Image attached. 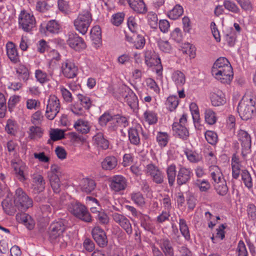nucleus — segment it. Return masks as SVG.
I'll list each match as a JSON object with an SVG mask.
<instances>
[{"label": "nucleus", "mask_w": 256, "mask_h": 256, "mask_svg": "<svg viewBox=\"0 0 256 256\" xmlns=\"http://www.w3.org/2000/svg\"><path fill=\"white\" fill-rule=\"evenodd\" d=\"M68 226V222L64 219H59L52 222L49 228V240L52 242L57 240L66 230Z\"/></svg>", "instance_id": "obj_6"}, {"label": "nucleus", "mask_w": 256, "mask_h": 256, "mask_svg": "<svg viewBox=\"0 0 256 256\" xmlns=\"http://www.w3.org/2000/svg\"><path fill=\"white\" fill-rule=\"evenodd\" d=\"M128 124V118L120 114H115L113 116L111 123L108 124V129L110 132H114L119 128H125Z\"/></svg>", "instance_id": "obj_17"}, {"label": "nucleus", "mask_w": 256, "mask_h": 256, "mask_svg": "<svg viewBox=\"0 0 256 256\" xmlns=\"http://www.w3.org/2000/svg\"><path fill=\"white\" fill-rule=\"evenodd\" d=\"M69 210L76 217L84 222H89L92 221V217L88 209L80 202L72 203L69 206Z\"/></svg>", "instance_id": "obj_8"}, {"label": "nucleus", "mask_w": 256, "mask_h": 256, "mask_svg": "<svg viewBox=\"0 0 256 256\" xmlns=\"http://www.w3.org/2000/svg\"><path fill=\"white\" fill-rule=\"evenodd\" d=\"M128 139L131 144L138 146L140 144V137L138 130L135 128H130L128 130Z\"/></svg>", "instance_id": "obj_37"}, {"label": "nucleus", "mask_w": 256, "mask_h": 256, "mask_svg": "<svg viewBox=\"0 0 256 256\" xmlns=\"http://www.w3.org/2000/svg\"><path fill=\"white\" fill-rule=\"evenodd\" d=\"M44 116L40 111H36L32 116L31 122L34 125H38L42 123Z\"/></svg>", "instance_id": "obj_63"}, {"label": "nucleus", "mask_w": 256, "mask_h": 256, "mask_svg": "<svg viewBox=\"0 0 256 256\" xmlns=\"http://www.w3.org/2000/svg\"><path fill=\"white\" fill-rule=\"evenodd\" d=\"M130 7L136 12L145 14L147 12L143 0H127Z\"/></svg>", "instance_id": "obj_29"}, {"label": "nucleus", "mask_w": 256, "mask_h": 256, "mask_svg": "<svg viewBox=\"0 0 256 256\" xmlns=\"http://www.w3.org/2000/svg\"><path fill=\"white\" fill-rule=\"evenodd\" d=\"M226 226L224 224L220 226L218 228L216 229V233L211 237V240L214 243L218 242V240H222L225 237L224 229Z\"/></svg>", "instance_id": "obj_48"}, {"label": "nucleus", "mask_w": 256, "mask_h": 256, "mask_svg": "<svg viewBox=\"0 0 256 256\" xmlns=\"http://www.w3.org/2000/svg\"><path fill=\"white\" fill-rule=\"evenodd\" d=\"M6 54L10 61L16 64L20 61V56L15 44L11 42L6 44Z\"/></svg>", "instance_id": "obj_26"}, {"label": "nucleus", "mask_w": 256, "mask_h": 256, "mask_svg": "<svg viewBox=\"0 0 256 256\" xmlns=\"http://www.w3.org/2000/svg\"><path fill=\"white\" fill-rule=\"evenodd\" d=\"M12 166L18 178L21 182L24 181L26 178L24 175V171L26 166L22 164L14 162H12Z\"/></svg>", "instance_id": "obj_38"}, {"label": "nucleus", "mask_w": 256, "mask_h": 256, "mask_svg": "<svg viewBox=\"0 0 256 256\" xmlns=\"http://www.w3.org/2000/svg\"><path fill=\"white\" fill-rule=\"evenodd\" d=\"M20 220L29 230L34 228L35 222L30 216L27 214H22L20 215Z\"/></svg>", "instance_id": "obj_43"}, {"label": "nucleus", "mask_w": 256, "mask_h": 256, "mask_svg": "<svg viewBox=\"0 0 256 256\" xmlns=\"http://www.w3.org/2000/svg\"><path fill=\"white\" fill-rule=\"evenodd\" d=\"M166 174L168 184L170 186H172L174 184L176 176V166L174 164H171L167 168Z\"/></svg>", "instance_id": "obj_46"}, {"label": "nucleus", "mask_w": 256, "mask_h": 256, "mask_svg": "<svg viewBox=\"0 0 256 256\" xmlns=\"http://www.w3.org/2000/svg\"><path fill=\"white\" fill-rule=\"evenodd\" d=\"M188 160L192 163H197L201 161L202 156L200 154L190 150H186L184 152Z\"/></svg>", "instance_id": "obj_49"}, {"label": "nucleus", "mask_w": 256, "mask_h": 256, "mask_svg": "<svg viewBox=\"0 0 256 256\" xmlns=\"http://www.w3.org/2000/svg\"><path fill=\"white\" fill-rule=\"evenodd\" d=\"M144 62L150 67L154 66L156 74L161 76L162 74V66L158 56L152 50H146L144 52Z\"/></svg>", "instance_id": "obj_4"}, {"label": "nucleus", "mask_w": 256, "mask_h": 256, "mask_svg": "<svg viewBox=\"0 0 256 256\" xmlns=\"http://www.w3.org/2000/svg\"><path fill=\"white\" fill-rule=\"evenodd\" d=\"M237 136L242 146V154L244 156L250 151V136L246 132L242 130L238 132Z\"/></svg>", "instance_id": "obj_16"}, {"label": "nucleus", "mask_w": 256, "mask_h": 256, "mask_svg": "<svg viewBox=\"0 0 256 256\" xmlns=\"http://www.w3.org/2000/svg\"><path fill=\"white\" fill-rule=\"evenodd\" d=\"M158 244L164 256H174V249L172 242L168 238L160 239Z\"/></svg>", "instance_id": "obj_24"}, {"label": "nucleus", "mask_w": 256, "mask_h": 256, "mask_svg": "<svg viewBox=\"0 0 256 256\" xmlns=\"http://www.w3.org/2000/svg\"><path fill=\"white\" fill-rule=\"evenodd\" d=\"M187 122V116L184 114L179 120V122H175L172 124V130L179 138L186 140L189 136V132L185 126Z\"/></svg>", "instance_id": "obj_11"}, {"label": "nucleus", "mask_w": 256, "mask_h": 256, "mask_svg": "<svg viewBox=\"0 0 256 256\" xmlns=\"http://www.w3.org/2000/svg\"><path fill=\"white\" fill-rule=\"evenodd\" d=\"M96 144L98 146L104 150H106L108 148V142L104 138V134L102 132H98L93 138Z\"/></svg>", "instance_id": "obj_33"}, {"label": "nucleus", "mask_w": 256, "mask_h": 256, "mask_svg": "<svg viewBox=\"0 0 256 256\" xmlns=\"http://www.w3.org/2000/svg\"><path fill=\"white\" fill-rule=\"evenodd\" d=\"M92 235L96 242L102 247L106 246L108 242L106 234L99 226H96L92 230Z\"/></svg>", "instance_id": "obj_22"}, {"label": "nucleus", "mask_w": 256, "mask_h": 256, "mask_svg": "<svg viewBox=\"0 0 256 256\" xmlns=\"http://www.w3.org/2000/svg\"><path fill=\"white\" fill-rule=\"evenodd\" d=\"M74 128L82 134H86L90 130L88 122L82 120H78L74 124Z\"/></svg>", "instance_id": "obj_44"}, {"label": "nucleus", "mask_w": 256, "mask_h": 256, "mask_svg": "<svg viewBox=\"0 0 256 256\" xmlns=\"http://www.w3.org/2000/svg\"><path fill=\"white\" fill-rule=\"evenodd\" d=\"M62 70L63 74L67 78H72L76 76L78 68L70 60H66L62 64Z\"/></svg>", "instance_id": "obj_19"}, {"label": "nucleus", "mask_w": 256, "mask_h": 256, "mask_svg": "<svg viewBox=\"0 0 256 256\" xmlns=\"http://www.w3.org/2000/svg\"><path fill=\"white\" fill-rule=\"evenodd\" d=\"M144 117L146 121L150 124H154L158 121L156 114L151 110L146 111L144 114Z\"/></svg>", "instance_id": "obj_54"}, {"label": "nucleus", "mask_w": 256, "mask_h": 256, "mask_svg": "<svg viewBox=\"0 0 256 256\" xmlns=\"http://www.w3.org/2000/svg\"><path fill=\"white\" fill-rule=\"evenodd\" d=\"M92 21V16L90 12L84 11L80 14L74 20V26L79 32L84 34L88 32Z\"/></svg>", "instance_id": "obj_3"}, {"label": "nucleus", "mask_w": 256, "mask_h": 256, "mask_svg": "<svg viewBox=\"0 0 256 256\" xmlns=\"http://www.w3.org/2000/svg\"><path fill=\"white\" fill-rule=\"evenodd\" d=\"M117 164V159L114 156H106L101 162L102 168L106 170H111L114 169Z\"/></svg>", "instance_id": "obj_31"}, {"label": "nucleus", "mask_w": 256, "mask_h": 256, "mask_svg": "<svg viewBox=\"0 0 256 256\" xmlns=\"http://www.w3.org/2000/svg\"><path fill=\"white\" fill-rule=\"evenodd\" d=\"M172 79L177 86H182L186 82V77L180 70L174 71L172 75Z\"/></svg>", "instance_id": "obj_34"}, {"label": "nucleus", "mask_w": 256, "mask_h": 256, "mask_svg": "<svg viewBox=\"0 0 256 256\" xmlns=\"http://www.w3.org/2000/svg\"><path fill=\"white\" fill-rule=\"evenodd\" d=\"M238 112L243 120L252 118L256 114L254 100L250 96H244L238 104Z\"/></svg>", "instance_id": "obj_1"}, {"label": "nucleus", "mask_w": 256, "mask_h": 256, "mask_svg": "<svg viewBox=\"0 0 256 256\" xmlns=\"http://www.w3.org/2000/svg\"><path fill=\"white\" fill-rule=\"evenodd\" d=\"M184 10L182 6L176 5L172 10L168 12V16L172 20L178 18L183 14Z\"/></svg>", "instance_id": "obj_52"}, {"label": "nucleus", "mask_w": 256, "mask_h": 256, "mask_svg": "<svg viewBox=\"0 0 256 256\" xmlns=\"http://www.w3.org/2000/svg\"><path fill=\"white\" fill-rule=\"evenodd\" d=\"M242 179L245 186L249 190L252 188L253 186L252 178L250 174L246 170L242 171Z\"/></svg>", "instance_id": "obj_55"}, {"label": "nucleus", "mask_w": 256, "mask_h": 256, "mask_svg": "<svg viewBox=\"0 0 256 256\" xmlns=\"http://www.w3.org/2000/svg\"><path fill=\"white\" fill-rule=\"evenodd\" d=\"M130 198L134 203L138 206H142L145 204L144 198L140 192L132 193Z\"/></svg>", "instance_id": "obj_50"}, {"label": "nucleus", "mask_w": 256, "mask_h": 256, "mask_svg": "<svg viewBox=\"0 0 256 256\" xmlns=\"http://www.w3.org/2000/svg\"><path fill=\"white\" fill-rule=\"evenodd\" d=\"M14 199L15 206L21 212L26 210L33 204L32 199L22 188H18L16 190Z\"/></svg>", "instance_id": "obj_2"}, {"label": "nucleus", "mask_w": 256, "mask_h": 256, "mask_svg": "<svg viewBox=\"0 0 256 256\" xmlns=\"http://www.w3.org/2000/svg\"><path fill=\"white\" fill-rule=\"evenodd\" d=\"M67 44L76 51L80 52L86 48L84 40L77 34L70 32L68 34Z\"/></svg>", "instance_id": "obj_14"}, {"label": "nucleus", "mask_w": 256, "mask_h": 256, "mask_svg": "<svg viewBox=\"0 0 256 256\" xmlns=\"http://www.w3.org/2000/svg\"><path fill=\"white\" fill-rule=\"evenodd\" d=\"M2 205L4 211L8 215H13L16 212V206L13 205L12 201L9 198L4 200Z\"/></svg>", "instance_id": "obj_45"}, {"label": "nucleus", "mask_w": 256, "mask_h": 256, "mask_svg": "<svg viewBox=\"0 0 256 256\" xmlns=\"http://www.w3.org/2000/svg\"><path fill=\"white\" fill-rule=\"evenodd\" d=\"M110 186L115 192L124 190L127 186V180L122 175H116L110 180Z\"/></svg>", "instance_id": "obj_18"}, {"label": "nucleus", "mask_w": 256, "mask_h": 256, "mask_svg": "<svg viewBox=\"0 0 256 256\" xmlns=\"http://www.w3.org/2000/svg\"><path fill=\"white\" fill-rule=\"evenodd\" d=\"M35 77L36 80L42 84L47 82L50 80L49 76L48 74L41 70H36Z\"/></svg>", "instance_id": "obj_56"}, {"label": "nucleus", "mask_w": 256, "mask_h": 256, "mask_svg": "<svg viewBox=\"0 0 256 256\" xmlns=\"http://www.w3.org/2000/svg\"><path fill=\"white\" fill-rule=\"evenodd\" d=\"M19 27L26 32H30L36 24L33 14L26 10H22L18 16Z\"/></svg>", "instance_id": "obj_7"}, {"label": "nucleus", "mask_w": 256, "mask_h": 256, "mask_svg": "<svg viewBox=\"0 0 256 256\" xmlns=\"http://www.w3.org/2000/svg\"><path fill=\"white\" fill-rule=\"evenodd\" d=\"M178 104V100L176 96H170L167 98L166 104L167 108L172 112L176 109Z\"/></svg>", "instance_id": "obj_58"}, {"label": "nucleus", "mask_w": 256, "mask_h": 256, "mask_svg": "<svg viewBox=\"0 0 256 256\" xmlns=\"http://www.w3.org/2000/svg\"><path fill=\"white\" fill-rule=\"evenodd\" d=\"M158 44L160 50L164 52H170L172 50V46L168 40H160Z\"/></svg>", "instance_id": "obj_61"}, {"label": "nucleus", "mask_w": 256, "mask_h": 256, "mask_svg": "<svg viewBox=\"0 0 256 256\" xmlns=\"http://www.w3.org/2000/svg\"><path fill=\"white\" fill-rule=\"evenodd\" d=\"M212 74L216 80L224 84H230L234 76L232 66H226L221 70H212Z\"/></svg>", "instance_id": "obj_13"}, {"label": "nucleus", "mask_w": 256, "mask_h": 256, "mask_svg": "<svg viewBox=\"0 0 256 256\" xmlns=\"http://www.w3.org/2000/svg\"><path fill=\"white\" fill-rule=\"evenodd\" d=\"M43 28L46 34H57L59 33L62 30L60 24L55 20L48 21L46 26H44Z\"/></svg>", "instance_id": "obj_28"}, {"label": "nucleus", "mask_w": 256, "mask_h": 256, "mask_svg": "<svg viewBox=\"0 0 256 256\" xmlns=\"http://www.w3.org/2000/svg\"><path fill=\"white\" fill-rule=\"evenodd\" d=\"M169 140L170 136L166 132H158L156 135V141L160 146H166L167 145Z\"/></svg>", "instance_id": "obj_51"}, {"label": "nucleus", "mask_w": 256, "mask_h": 256, "mask_svg": "<svg viewBox=\"0 0 256 256\" xmlns=\"http://www.w3.org/2000/svg\"><path fill=\"white\" fill-rule=\"evenodd\" d=\"M204 118L206 122L210 125L214 124L217 120L215 112L210 109L205 110Z\"/></svg>", "instance_id": "obj_53"}, {"label": "nucleus", "mask_w": 256, "mask_h": 256, "mask_svg": "<svg viewBox=\"0 0 256 256\" xmlns=\"http://www.w3.org/2000/svg\"><path fill=\"white\" fill-rule=\"evenodd\" d=\"M146 174L149 176L152 180L158 184H162L164 181V175L159 168L152 164L146 166Z\"/></svg>", "instance_id": "obj_12"}, {"label": "nucleus", "mask_w": 256, "mask_h": 256, "mask_svg": "<svg viewBox=\"0 0 256 256\" xmlns=\"http://www.w3.org/2000/svg\"><path fill=\"white\" fill-rule=\"evenodd\" d=\"M192 176V172L190 168L184 166H181L177 175V183L181 186L186 184Z\"/></svg>", "instance_id": "obj_20"}, {"label": "nucleus", "mask_w": 256, "mask_h": 256, "mask_svg": "<svg viewBox=\"0 0 256 256\" xmlns=\"http://www.w3.org/2000/svg\"><path fill=\"white\" fill-rule=\"evenodd\" d=\"M111 216L113 220L119 224L128 235H130L132 233V224L126 216L116 212H112Z\"/></svg>", "instance_id": "obj_15"}, {"label": "nucleus", "mask_w": 256, "mask_h": 256, "mask_svg": "<svg viewBox=\"0 0 256 256\" xmlns=\"http://www.w3.org/2000/svg\"><path fill=\"white\" fill-rule=\"evenodd\" d=\"M78 102L72 104L70 110L77 115H82L86 110L90 109L92 106V100L90 97L81 94H77Z\"/></svg>", "instance_id": "obj_5"}, {"label": "nucleus", "mask_w": 256, "mask_h": 256, "mask_svg": "<svg viewBox=\"0 0 256 256\" xmlns=\"http://www.w3.org/2000/svg\"><path fill=\"white\" fill-rule=\"evenodd\" d=\"M46 182L44 177L40 174L32 176V188L35 193H40L45 189Z\"/></svg>", "instance_id": "obj_21"}, {"label": "nucleus", "mask_w": 256, "mask_h": 256, "mask_svg": "<svg viewBox=\"0 0 256 256\" xmlns=\"http://www.w3.org/2000/svg\"><path fill=\"white\" fill-rule=\"evenodd\" d=\"M190 108L194 122H198L200 120V114L198 107L194 102H192L190 106Z\"/></svg>", "instance_id": "obj_60"}, {"label": "nucleus", "mask_w": 256, "mask_h": 256, "mask_svg": "<svg viewBox=\"0 0 256 256\" xmlns=\"http://www.w3.org/2000/svg\"><path fill=\"white\" fill-rule=\"evenodd\" d=\"M224 8L234 14H240V10L236 4L230 0H224L223 2Z\"/></svg>", "instance_id": "obj_40"}, {"label": "nucleus", "mask_w": 256, "mask_h": 256, "mask_svg": "<svg viewBox=\"0 0 256 256\" xmlns=\"http://www.w3.org/2000/svg\"><path fill=\"white\" fill-rule=\"evenodd\" d=\"M125 14L123 12H119L114 14L111 18V22L116 26H120L123 22Z\"/></svg>", "instance_id": "obj_57"}, {"label": "nucleus", "mask_w": 256, "mask_h": 256, "mask_svg": "<svg viewBox=\"0 0 256 256\" xmlns=\"http://www.w3.org/2000/svg\"><path fill=\"white\" fill-rule=\"evenodd\" d=\"M210 99L212 104L215 106L223 105L226 102L224 94L219 90H216L211 94Z\"/></svg>", "instance_id": "obj_27"}, {"label": "nucleus", "mask_w": 256, "mask_h": 256, "mask_svg": "<svg viewBox=\"0 0 256 256\" xmlns=\"http://www.w3.org/2000/svg\"><path fill=\"white\" fill-rule=\"evenodd\" d=\"M247 214L251 220H256V206L252 204H249L247 206Z\"/></svg>", "instance_id": "obj_64"}, {"label": "nucleus", "mask_w": 256, "mask_h": 256, "mask_svg": "<svg viewBox=\"0 0 256 256\" xmlns=\"http://www.w3.org/2000/svg\"><path fill=\"white\" fill-rule=\"evenodd\" d=\"M18 78L26 82L29 78V72L28 68L22 64H20L16 69Z\"/></svg>", "instance_id": "obj_42"}, {"label": "nucleus", "mask_w": 256, "mask_h": 256, "mask_svg": "<svg viewBox=\"0 0 256 256\" xmlns=\"http://www.w3.org/2000/svg\"><path fill=\"white\" fill-rule=\"evenodd\" d=\"M113 118V116L110 114L105 112L99 118V123L102 126H106L108 122L111 123Z\"/></svg>", "instance_id": "obj_62"}, {"label": "nucleus", "mask_w": 256, "mask_h": 256, "mask_svg": "<svg viewBox=\"0 0 256 256\" xmlns=\"http://www.w3.org/2000/svg\"><path fill=\"white\" fill-rule=\"evenodd\" d=\"M209 173L214 184L217 182H222L224 179L223 174L220 168L215 165L210 166L209 167Z\"/></svg>", "instance_id": "obj_30"}, {"label": "nucleus", "mask_w": 256, "mask_h": 256, "mask_svg": "<svg viewBox=\"0 0 256 256\" xmlns=\"http://www.w3.org/2000/svg\"><path fill=\"white\" fill-rule=\"evenodd\" d=\"M60 168L56 164H52L50 170L47 172L48 178L50 181L51 187L56 194L60 191V182L59 176L60 174Z\"/></svg>", "instance_id": "obj_9"}, {"label": "nucleus", "mask_w": 256, "mask_h": 256, "mask_svg": "<svg viewBox=\"0 0 256 256\" xmlns=\"http://www.w3.org/2000/svg\"><path fill=\"white\" fill-rule=\"evenodd\" d=\"M140 220V224L144 230L150 232H152L154 227L151 222L150 218L149 216L142 214L138 218Z\"/></svg>", "instance_id": "obj_32"}, {"label": "nucleus", "mask_w": 256, "mask_h": 256, "mask_svg": "<svg viewBox=\"0 0 256 256\" xmlns=\"http://www.w3.org/2000/svg\"><path fill=\"white\" fill-rule=\"evenodd\" d=\"M231 67V65L227 58L220 57L214 62L212 70H221L224 68Z\"/></svg>", "instance_id": "obj_47"}, {"label": "nucleus", "mask_w": 256, "mask_h": 256, "mask_svg": "<svg viewBox=\"0 0 256 256\" xmlns=\"http://www.w3.org/2000/svg\"><path fill=\"white\" fill-rule=\"evenodd\" d=\"M28 138L31 140H36L40 138L43 134V130L41 128L35 125L30 126L28 131Z\"/></svg>", "instance_id": "obj_36"}, {"label": "nucleus", "mask_w": 256, "mask_h": 256, "mask_svg": "<svg viewBox=\"0 0 256 256\" xmlns=\"http://www.w3.org/2000/svg\"><path fill=\"white\" fill-rule=\"evenodd\" d=\"M60 104L59 99L54 95L50 96L48 100L45 116L50 120H54L59 112Z\"/></svg>", "instance_id": "obj_10"}, {"label": "nucleus", "mask_w": 256, "mask_h": 256, "mask_svg": "<svg viewBox=\"0 0 256 256\" xmlns=\"http://www.w3.org/2000/svg\"><path fill=\"white\" fill-rule=\"evenodd\" d=\"M80 190L87 194H90L96 187V183L94 180L84 178H82L79 184Z\"/></svg>", "instance_id": "obj_25"}, {"label": "nucleus", "mask_w": 256, "mask_h": 256, "mask_svg": "<svg viewBox=\"0 0 256 256\" xmlns=\"http://www.w3.org/2000/svg\"><path fill=\"white\" fill-rule=\"evenodd\" d=\"M214 190L220 196H224L228 191V186L224 180H222V182L214 183Z\"/></svg>", "instance_id": "obj_39"}, {"label": "nucleus", "mask_w": 256, "mask_h": 256, "mask_svg": "<svg viewBox=\"0 0 256 256\" xmlns=\"http://www.w3.org/2000/svg\"><path fill=\"white\" fill-rule=\"evenodd\" d=\"M179 227L182 236L184 238V239L189 241L190 240V236L188 227L186 222V221L184 218H180L179 220Z\"/></svg>", "instance_id": "obj_41"}, {"label": "nucleus", "mask_w": 256, "mask_h": 256, "mask_svg": "<svg viewBox=\"0 0 256 256\" xmlns=\"http://www.w3.org/2000/svg\"><path fill=\"white\" fill-rule=\"evenodd\" d=\"M50 139L48 140V143L51 144L52 142L57 141L64 138V131L58 128L51 129L50 131Z\"/></svg>", "instance_id": "obj_35"}, {"label": "nucleus", "mask_w": 256, "mask_h": 256, "mask_svg": "<svg viewBox=\"0 0 256 256\" xmlns=\"http://www.w3.org/2000/svg\"><path fill=\"white\" fill-rule=\"evenodd\" d=\"M205 138L207 142L212 144H215L218 141V136L216 132L208 130L205 132Z\"/></svg>", "instance_id": "obj_59"}, {"label": "nucleus", "mask_w": 256, "mask_h": 256, "mask_svg": "<svg viewBox=\"0 0 256 256\" xmlns=\"http://www.w3.org/2000/svg\"><path fill=\"white\" fill-rule=\"evenodd\" d=\"M124 102L128 104L131 108H135L138 105V98L134 92L128 87L124 88L123 94Z\"/></svg>", "instance_id": "obj_23"}]
</instances>
